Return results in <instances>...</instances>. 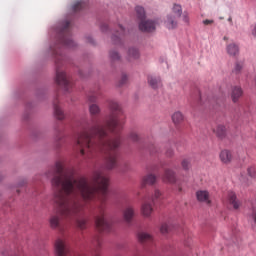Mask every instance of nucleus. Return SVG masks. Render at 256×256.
Segmentation results:
<instances>
[{
  "label": "nucleus",
  "instance_id": "f8f14e48",
  "mask_svg": "<svg viewBox=\"0 0 256 256\" xmlns=\"http://www.w3.org/2000/svg\"><path fill=\"white\" fill-rule=\"evenodd\" d=\"M133 217H135V209L133 207L128 206L123 211V219L125 223L131 225V221H133Z\"/></svg>",
  "mask_w": 256,
  "mask_h": 256
},
{
  "label": "nucleus",
  "instance_id": "39448f33",
  "mask_svg": "<svg viewBox=\"0 0 256 256\" xmlns=\"http://www.w3.org/2000/svg\"><path fill=\"white\" fill-rule=\"evenodd\" d=\"M71 22L66 20L62 23V27L58 32V43L63 47H68L69 49L75 47V42L71 39V32H70Z\"/></svg>",
  "mask_w": 256,
  "mask_h": 256
},
{
  "label": "nucleus",
  "instance_id": "4be33fe9",
  "mask_svg": "<svg viewBox=\"0 0 256 256\" xmlns=\"http://www.w3.org/2000/svg\"><path fill=\"white\" fill-rule=\"evenodd\" d=\"M197 199L200 203H206V205H211V199L209 198V194L207 193H198Z\"/></svg>",
  "mask_w": 256,
  "mask_h": 256
},
{
  "label": "nucleus",
  "instance_id": "393cba45",
  "mask_svg": "<svg viewBox=\"0 0 256 256\" xmlns=\"http://www.w3.org/2000/svg\"><path fill=\"white\" fill-rule=\"evenodd\" d=\"M181 165L184 171H189V169H191V159L184 158L181 162Z\"/></svg>",
  "mask_w": 256,
  "mask_h": 256
},
{
  "label": "nucleus",
  "instance_id": "f704fd0d",
  "mask_svg": "<svg viewBox=\"0 0 256 256\" xmlns=\"http://www.w3.org/2000/svg\"><path fill=\"white\" fill-rule=\"evenodd\" d=\"M127 83V75H122L120 80V85H125Z\"/></svg>",
  "mask_w": 256,
  "mask_h": 256
},
{
  "label": "nucleus",
  "instance_id": "6ab92c4d",
  "mask_svg": "<svg viewBox=\"0 0 256 256\" xmlns=\"http://www.w3.org/2000/svg\"><path fill=\"white\" fill-rule=\"evenodd\" d=\"M214 133L219 137V139H225L227 135V128L224 125H218L216 129H214Z\"/></svg>",
  "mask_w": 256,
  "mask_h": 256
},
{
  "label": "nucleus",
  "instance_id": "e433bc0d",
  "mask_svg": "<svg viewBox=\"0 0 256 256\" xmlns=\"http://www.w3.org/2000/svg\"><path fill=\"white\" fill-rule=\"evenodd\" d=\"M203 23L204 25H211V23H213V20H204Z\"/></svg>",
  "mask_w": 256,
  "mask_h": 256
},
{
  "label": "nucleus",
  "instance_id": "7ed1b4c3",
  "mask_svg": "<svg viewBox=\"0 0 256 256\" xmlns=\"http://www.w3.org/2000/svg\"><path fill=\"white\" fill-rule=\"evenodd\" d=\"M47 177L51 178L52 186L64 193H97V191H107L109 178L102 171H94L90 180L86 178H75L73 170L65 168L62 161H57L47 172Z\"/></svg>",
  "mask_w": 256,
  "mask_h": 256
},
{
  "label": "nucleus",
  "instance_id": "bb28decb",
  "mask_svg": "<svg viewBox=\"0 0 256 256\" xmlns=\"http://www.w3.org/2000/svg\"><path fill=\"white\" fill-rule=\"evenodd\" d=\"M242 70H243V63L237 62L234 66V69L232 70V73H234L235 75H239V73H241Z\"/></svg>",
  "mask_w": 256,
  "mask_h": 256
},
{
  "label": "nucleus",
  "instance_id": "a19ab883",
  "mask_svg": "<svg viewBox=\"0 0 256 256\" xmlns=\"http://www.w3.org/2000/svg\"><path fill=\"white\" fill-rule=\"evenodd\" d=\"M228 21H230V22H231V21H233V19H232V18H229V19H228Z\"/></svg>",
  "mask_w": 256,
  "mask_h": 256
},
{
  "label": "nucleus",
  "instance_id": "c9c22d12",
  "mask_svg": "<svg viewBox=\"0 0 256 256\" xmlns=\"http://www.w3.org/2000/svg\"><path fill=\"white\" fill-rule=\"evenodd\" d=\"M166 155H167V157H173V155H175V151H173V149L169 148L166 151Z\"/></svg>",
  "mask_w": 256,
  "mask_h": 256
},
{
  "label": "nucleus",
  "instance_id": "423d86ee",
  "mask_svg": "<svg viewBox=\"0 0 256 256\" xmlns=\"http://www.w3.org/2000/svg\"><path fill=\"white\" fill-rule=\"evenodd\" d=\"M137 18L139 19V29L140 31H143L144 33H152V31H155V28L157 27V23L153 20H147L145 19V8L141 6H137L135 8Z\"/></svg>",
  "mask_w": 256,
  "mask_h": 256
},
{
  "label": "nucleus",
  "instance_id": "f257e3e1",
  "mask_svg": "<svg viewBox=\"0 0 256 256\" xmlns=\"http://www.w3.org/2000/svg\"><path fill=\"white\" fill-rule=\"evenodd\" d=\"M123 110L118 102H110V115L103 124L92 118V124L85 128L77 137V145L80 148V155L91 159L93 153H103L106 155L107 169L117 167V149L121 146V131L125 122Z\"/></svg>",
  "mask_w": 256,
  "mask_h": 256
},
{
  "label": "nucleus",
  "instance_id": "b1692460",
  "mask_svg": "<svg viewBox=\"0 0 256 256\" xmlns=\"http://www.w3.org/2000/svg\"><path fill=\"white\" fill-rule=\"evenodd\" d=\"M124 35L125 28H123V26H119V32H116V34L112 36V40L114 41V43H117V41H121V37H123Z\"/></svg>",
  "mask_w": 256,
  "mask_h": 256
},
{
  "label": "nucleus",
  "instance_id": "7c9ffc66",
  "mask_svg": "<svg viewBox=\"0 0 256 256\" xmlns=\"http://www.w3.org/2000/svg\"><path fill=\"white\" fill-rule=\"evenodd\" d=\"M247 173H248L249 177L255 178V177H256V169H255V166H250V167H248Z\"/></svg>",
  "mask_w": 256,
  "mask_h": 256
},
{
  "label": "nucleus",
  "instance_id": "4c0bfd02",
  "mask_svg": "<svg viewBox=\"0 0 256 256\" xmlns=\"http://www.w3.org/2000/svg\"><path fill=\"white\" fill-rule=\"evenodd\" d=\"M252 35L253 37H256V25H254L252 28Z\"/></svg>",
  "mask_w": 256,
  "mask_h": 256
},
{
  "label": "nucleus",
  "instance_id": "c756f323",
  "mask_svg": "<svg viewBox=\"0 0 256 256\" xmlns=\"http://www.w3.org/2000/svg\"><path fill=\"white\" fill-rule=\"evenodd\" d=\"M110 58L112 59V61H119V59H121V56L117 51L113 50L110 52Z\"/></svg>",
  "mask_w": 256,
  "mask_h": 256
},
{
  "label": "nucleus",
  "instance_id": "c85d7f7f",
  "mask_svg": "<svg viewBox=\"0 0 256 256\" xmlns=\"http://www.w3.org/2000/svg\"><path fill=\"white\" fill-rule=\"evenodd\" d=\"M128 139H130V141H133L134 143L139 141V135L137 134V132L132 131L130 132Z\"/></svg>",
  "mask_w": 256,
  "mask_h": 256
},
{
  "label": "nucleus",
  "instance_id": "ddd939ff",
  "mask_svg": "<svg viewBox=\"0 0 256 256\" xmlns=\"http://www.w3.org/2000/svg\"><path fill=\"white\" fill-rule=\"evenodd\" d=\"M148 84L152 89H159V87H162L163 85L161 83V78L153 75L148 76Z\"/></svg>",
  "mask_w": 256,
  "mask_h": 256
},
{
  "label": "nucleus",
  "instance_id": "ea45409f",
  "mask_svg": "<svg viewBox=\"0 0 256 256\" xmlns=\"http://www.w3.org/2000/svg\"><path fill=\"white\" fill-rule=\"evenodd\" d=\"M198 193H207V191H198Z\"/></svg>",
  "mask_w": 256,
  "mask_h": 256
},
{
  "label": "nucleus",
  "instance_id": "1a4fd4ad",
  "mask_svg": "<svg viewBox=\"0 0 256 256\" xmlns=\"http://www.w3.org/2000/svg\"><path fill=\"white\" fill-rule=\"evenodd\" d=\"M157 183V176L155 174L149 173L143 176L140 187L141 189H146L147 187H153Z\"/></svg>",
  "mask_w": 256,
  "mask_h": 256
},
{
  "label": "nucleus",
  "instance_id": "2eb2a0df",
  "mask_svg": "<svg viewBox=\"0 0 256 256\" xmlns=\"http://www.w3.org/2000/svg\"><path fill=\"white\" fill-rule=\"evenodd\" d=\"M139 57H141V53L139 52V49L135 47H131L128 49V53H127L128 61H135L136 59H139Z\"/></svg>",
  "mask_w": 256,
  "mask_h": 256
},
{
  "label": "nucleus",
  "instance_id": "37998d69",
  "mask_svg": "<svg viewBox=\"0 0 256 256\" xmlns=\"http://www.w3.org/2000/svg\"><path fill=\"white\" fill-rule=\"evenodd\" d=\"M90 101H95V99H92V98L90 97Z\"/></svg>",
  "mask_w": 256,
  "mask_h": 256
},
{
  "label": "nucleus",
  "instance_id": "4468645a",
  "mask_svg": "<svg viewBox=\"0 0 256 256\" xmlns=\"http://www.w3.org/2000/svg\"><path fill=\"white\" fill-rule=\"evenodd\" d=\"M242 96H243V89H241V87L234 86L232 88V93H231V98L233 103H237V101H239V99H241Z\"/></svg>",
  "mask_w": 256,
  "mask_h": 256
},
{
  "label": "nucleus",
  "instance_id": "f3484780",
  "mask_svg": "<svg viewBox=\"0 0 256 256\" xmlns=\"http://www.w3.org/2000/svg\"><path fill=\"white\" fill-rule=\"evenodd\" d=\"M226 51L228 55H230L231 57H235L239 55V46H237V44L235 43L228 44L226 47Z\"/></svg>",
  "mask_w": 256,
  "mask_h": 256
},
{
  "label": "nucleus",
  "instance_id": "2f4dec72",
  "mask_svg": "<svg viewBox=\"0 0 256 256\" xmlns=\"http://www.w3.org/2000/svg\"><path fill=\"white\" fill-rule=\"evenodd\" d=\"M101 243H102V240L99 236L95 237L93 242H92V245L94 247H96V249H99V247H101Z\"/></svg>",
  "mask_w": 256,
  "mask_h": 256
},
{
  "label": "nucleus",
  "instance_id": "a878e982",
  "mask_svg": "<svg viewBox=\"0 0 256 256\" xmlns=\"http://www.w3.org/2000/svg\"><path fill=\"white\" fill-rule=\"evenodd\" d=\"M89 111L90 115H99V113H101V109L96 104L90 105Z\"/></svg>",
  "mask_w": 256,
  "mask_h": 256
},
{
  "label": "nucleus",
  "instance_id": "412c9836",
  "mask_svg": "<svg viewBox=\"0 0 256 256\" xmlns=\"http://www.w3.org/2000/svg\"><path fill=\"white\" fill-rule=\"evenodd\" d=\"M184 119L185 116H183V113H181L180 111L174 112L172 115V121L174 125H181Z\"/></svg>",
  "mask_w": 256,
  "mask_h": 256
},
{
  "label": "nucleus",
  "instance_id": "5701e85b",
  "mask_svg": "<svg viewBox=\"0 0 256 256\" xmlns=\"http://www.w3.org/2000/svg\"><path fill=\"white\" fill-rule=\"evenodd\" d=\"M87 7V2L85 1H77L73 6L72 10L77 13V11H82V9H85Z\"/></svg>",
  "mask_w": 256,
  "mask_h": 256
},
{
  "label": "nucleus",
  "instance_id": "f03ea898",
  "mask_svg": "<svg viewBox=\"0 0 256 256\" xmlns=\"http://www.w3.org/2000/svg\"><path fill=\"white\" fill-rule=\"evenodd\" d=\"M80 200L71 197V194L57 193L54 195V203L58 207L57 213L50 217L49 223L52 229H59L61 215L64 219L75 221L79 229L87 227V220L83 218V205L93 199H99L98 215L96 216V227L98 231H111V224L105 220V194L83 193Z\"/></svg>",
  "mask_w": 256,
  "mask_h": 256
},
{
  "label": "nucleus",
  "instance_id": "473e14b6",
  "mask_svg": "<svg viewBox=\"0 0 256 256\" xmlns=\"http://www.w3.org/2000/svg\"><path fill=\"white\" fill-rule=\"evenodd\" d=\"M160 231L161 233H169V231H171V226H169L167 223L162 224Z\"/></svg>",
  "mask_w": 256,
  "mask_h": 256
},
{
  "label": "nucleus",
  "instance_id": "9b49d317",
  "mask_svg": "<svg viewBox=\"0 0 256 256\" xmlns=\"http://www.w3.org/2000/svg\"><path fill=\"white\" fill-rule=\"evenodd\" d=\"M219 159L224 165H229L233 161V153L229 150H222L219 154Z\"/></svg>",
  "mask_w": 256,
  "mask_h": 256
},
{
  "label": "nucleus",
  "instance_id": "aec40b11",
  "mask_svg": "<svg viewBox=\"0 0 256 256\" xmlns=\"http://www.w3.org/2000/svg\"><path fill=\"white\" fill-rule=\"evenodd\" d=\"M54 115L60 121H63V119H65V113L63 112L61 107H59V104L57 102H54Z\"/></svg>",
  "mask_w": 256,
  "mask_h": 256
},
{
  "label": "nucleus",
  "instance_id": "a211bd4d",
  "mask_svg": "<svg viewBox=\"0 0 256 256\" xmlns=\"http://www.w3.org/2000/svg\"><path fill=\"white\" fill-rule=\"evenodd\" d=\"M138 241L140 243H151L153 241V236L145 232H140L138 233Z\"/></svg>",
  "mask_w": 256,
  "mask_h": 256
},
{
  "label": "nucleus",
  "instance_id": "72a5a7b5",
  "mask_svg": "<svg viewBox=\"0 0 256 256\" xmlns=\"http://www.w3.org/2000/svg\"><path fill=\"white\" fill-rule=\"evenodd\" d=\"M182 21L189 25V14L187 12H184L182 15Z\"/></svg>",
  "mask_w": 256,
  "mask_h": 256
},
{
  "label": "nucleus",
  "instance_id": "9d476101",
  "mask_svg": "<svg viewBox=\"0 0 256 256\" xmlns=\"http://www.w3.org/2000/svg\"><path fill=\"white\" fill-rule=\"evenodd\" d=\"M162 181H164V183L175 184L177 183V174L172 169H166Z\"/></svg>",
  "mask_w": 256,
  "mask_h": 256
},
{
  "label": "nucleus",
  "instance_id": "dca6fc26",
  "mask_svg": "<svg viewBox=\"0 0 256 256\" xmlns=\"http://www.w3.org/2000/svg\"><path fill=\"white\" fill-rule=\"evenodd\" d=\"M142 213L144 217H151L153 213V204L149 201H145L142 205Z\"/></svg>",
  "mask_w": 256,
  "mask_h": 256
},
{
  "label": "nucleus",
  "instance_id": "20e7f679",
  "mask_svg": "<svg viewBox=\"0 0 256 256\" xmlns=\"http://www.w3.org/2000/svg\"><path fill=\"white\" fill-rule=\"evenodd\" d=\"M52 51L53 55H55L56 57V83L60 85V87H63L64 90L69 92L71 91V89H73V82H71V79L67 77V74H65V72L61 71V65H63V56L61 55L59 46L52 48Z\"/></svg>",
  "mask_w": 256,
  "mask_h": 256
},
{
  "label": "nucleus",
  "instance_id": "0eeeda50",
  "mask_svg": "<svg viewBox=\"0 0 256 256\" xmlns=\"http://www.w3.org/2000/svg\"><path fill=\"white\" fill-rule=\"evenodd\" d=\"M172 13L175 16L169 15L165 21L166 27L168 29H175L177 27V18L181 17L183 15V8L181 7L180 4H174L172 8ZM177 17V18H175Z\"/></svg>",
  "mask_w": 256,
  "mask_h": 256
},
{
  "label": "nucleus",
  "instance_id": "58836bf2",
  "mask_svg": "<svg viewBox=\"0 0 256 256\" xmlns=\"http://www.w3.org/2000/svg\"><path fill=\"white\" fill-rule=\"evenodd\" d=\"M101 29L102 31H105L107 29V25H102Z\"/></svg>",
  "mask_w": 256,
  "mask_h": 256
},
{
  "label": "nucleus",
  "instance_id": "6e6552de",
  "mask_svg": "<svg viewBox=\"0 0 256 256\" xmlns=\"http://www.w3.org/2000/svg\"><path fill=\"white\" fill-rule=\"evenodd\" d=\"M226 205L228 209H234V211H238L243 203L241 200H239V198H237V195L229 194L226 200Z\"/></svg>",
  "mask_w": 256,
  "mask_h": 256
},
{
  "label": "nucleus",
  "instance_id": "79ce46f5",
  "mask_svg": "<svg viewBox=\"0 0 256 256\" xmlns=\"http://www.w3.org/2000/svg\"><path fill=\"white\" fill-rule=\"evenodd\" d=\"M227 39H228V38L225 36V37H224V41H227Z\"/></svg>",
  "mask_w": 256,
  "mask_h": 256
},
{
  "label": "nucleus",
  "instance_id": "cd10ccee",
  "mask_svg": "<svg viewBox=\"0 0 256 256\" xmlns=\"http://www.w3.org/2000/svg\"><path fill=\"white\" fill-rule=\"evenodd\" d=\"M161 199H163V194H161V193L154 194V196L152 197L153 205H157V203H159L161 201Z\"/></svg>",
  "mask_w": 256,
  "mask_h": 256
}]
</instances>
